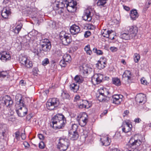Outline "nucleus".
I'll list each match as a JSON object with an SVG mask.
<instances>
[{
    "label": "nucleus",
    "mask_w": 151,
    "mask_h": 151,
    "mask_svg": "<svg viewBox=\"0 0 151 151\" xmlns=\"http://www.w3.org/2000/svg\"><path fill=\"white\" fill-rule=\"evenodd\" d=\"M142 103H145L147 101V98L145 94L142 93Z\"/></svg>",
    "instance_id": "de8ad7c7"
},
{
    "label": "nucleus",
    "mask_w": 151,
    "mask_h": 151,
    "mask_svg": "<svg viewBox=\"0 0 151 151\" xmlns=\"http://www.w3.org/2000/svg\"><path fill=\"white\" fill-rule=\"evenodd\" d=\"M59 103L58 99L53 98L48 100L46 103V106L48 109L52 110L59 105Z\"/></svg>",
    "instance_id": "423d86ee"
},
{
    "label": "nucleus",
    "mask_w": 151,
    "mask_h": 151,
    "mask_svg": "<svg viewBox=\"0 0 151 151\" xmlns=\"http://www.w3.org/2000/svg\"><path fill=\"white\" fill-rule=\"evenodd\" d=\"M0 78L1 79H2V78H4L5 77H7L8 78V71H3L0 72Z\"/></svg>",
    "instance_id": "2f4dec72"
},
{
    "label": "nucleus",
    "mask_w": 151,
    "mask_h": 151,
    "mask_svg": "<svg viewBox=\"0 0 151 151\" xmlns=\"http://www.w3.org/2000/svg\"><path fill=\"white\" fill-rule=\"evenodd\" d=\"M122 131L123 132L127 133L132 130V125L131 122L129 120L125 121L123 123L122 126Z\"/></svg>",
    "instance_id": "6e6552de"
},
{
    "label": "nucleus",
    "mask_w": 151,
    "mask_h": 151,
    "mask_svg": "<svg viewBox=\"0 0 151 151\" xmlns=\"http://www.w3.org/2000/svg\"><path fill=\"white\" fill-rule=\"evenodd\" d=\"M1 102L5 104L6 106H9L13 104V101L10 97L8 95L3 96L1 100Z\"/></svg>",
    "instance_id": "9b49d317"
},
{
    "label": "nucleus",
    "mask_w": 151,
    "mask_h": 151,
    "mask_svg": "<svg viewBox=\"0 0 151 151\" xmlns=\"http://www.w3.org/2000/svg\"><path fill=\"white\" fill-rule=\"evenodd\" d=\"M63 59L65 60L66 62H68L69 61H70L71 58L69 55L66 54L63 56Z\"/></svg>",
    "instance_id": "f704fd0d"
},
{
    "label": "nucleus",
    "mask_w": 151,
    "mask_h": 151,
    "mask_svg": "<svg viewBox=\"0 0 151 151\" xmlns=\"http://www.w3.org/2000/svg\"><path fill=\"white\" fill-rule=\"evenodd\" d=\"M23 100L21 99L15 105L16 111L18 116L21 117L24 116L27 113V110L24 106Z\"/></svg>",
    "instance_id": "f03ea898"
},
{
    "label": "nucleus",
    "mask_w": 151,
    "mask_h": 151,
    "mask_svg": "<svg viewBox=\"0 0 151 151\" xmlns=\"http://www.w3.org/2000/svg\"><path fill=\"white\" fill-rule=\"evenodd\" d=\"M20 99L21 100H23L22 99L21 96L20 95L18 94L16 96L15 99H16V104H17V103L18 101L19 102L20 101Z\"/></svg>",
    "instance_id": "49530a36"
},
{
    "label": "nucleus",
    "mask_w": 151,
    "mask_h": 151,
    "mask_svg": "<svg viewBox=\"0 0 151 151\" xmlns=\"http://www.w3.org/2000/svg\"><path fill=\"white\" fill-rule=\"evenodd\" d=\"M20 84L21 85H22V86H23L25 85V82H24V81H23V80H21L20 81Z\"/></svg>",
    "instance_id": "0e129e2a"
},
{
    "label": "nucleus",
    "mask_w": 151,
    "mask_h": 151,
    "mask_svg": "<svg viewBox=\"0 0 151 151\" xmlns=\"http://www.w3.org/2000/svg\"><path fill=\"white\" fill-rule=\"evenodd\" d=\"M129 113V111L128 110H125L124 111L123 113V116H125L126 115H127Z\"/></svg>",
    "instance_id": "680f3d73"
},
{
    "label": "nucleus",
    "mask_w": 151,
    "mask_h": 151,
    "mask_svg": "<svg viewBox=\"0 0 151 151\" xmlns=\"http://www.w3.org/2000/svg\"><path fill=\"white\" fill-rule=\"evenodd\" d=\"M106 3V0H99L97 3L98 6L101 7L104 6Z\"/></svg>",
    "instance_id": "473e14b6"
},
{
    "label": "nucleus",
    "mask_w": 151,
    "mask_h": 151,
    "mask_svg": "<svg viewBox=\"0 0 151 151\" xmlns=\"http://www.w3.org/2000/svg\"><path fill=\"white\" fill-rule=\"evenodd\" d=\"M141 143L142 142L140 140H136L133 137L131 138L128 142V145L127 146L128 147H129L128 149V151H139L137 149H134V147L132 148L131 147H134V146L135 145L139 146Z\"/></svg>",
    "instance_id": "39448f33"
},
{
    "label": "nucleus",
    "mask_w": 151,
    "mask_h": 151,
    "mask_svg": "<svg viewBox=\"0 0 151 151\" xmlns=\"http://www.w3.org/2000/svg\"><path fill=\"white\" fill-rule=\"evenodd\" d=\"M141 121V119L138 118L135 119L134 120V122L137 123H139Z\"/></svg>",
    "instance_id": "052dcab7"
},
{
    "label": "nucleus",
    "mask_w": 151,
    "mask_h": 151,
    "mask_svg": "<svg viewBox=\"0 0 151 151\" xmlns=\"http://www.w3.org/2000/svg\"><path fill=\"white\" fill-rule=\"evenodd\" d=\"M110 50L113 52H114L117 51V48L114 47H111L110 48Z\"/></svg>",
    "instance_id": "603ef678"
},
{
    "label": "nucleus",
    "mask_w": 151,
    "mask_h": 151,
    "mask_svg": "<svg viewBox=\"0 0 151 151\" xmlns=\"http://www.w3.org/2000/svg\"><path fill=\"white\" fill-rule=\"evenodd\" d=\"M70 30L71 34L74 35L80 32L81 29L79 26L74 24L70 27Z\"/></svg>",
    "instance_id": "4468645a"
},
{
    "label": "nucleus",
    "mask_w": 151,
    "mask_h": 151,
    "mask_svg": "<svg viewBox=\"0 0 151 151\" xmlns=\"http://www.w3.org/2000/svg\"><path fill=\"white\" fill-rule=\"evenodd\" d=\"M5 132V130L3 131L1 129V128H0V133H2V134L3 137L4 136Z\"/></svg>",
    "instance_id": "338daca9"
},
{
    "label": "nucleus",
    "mask_w": 151,
    "mask_h": 151,
    "mask_svg": "<svg viewBox=\"0 0 151 151\" xmlns=\"http://www.w3.org/2000/svg\"><path fill=\"white\" fill-rule=\"evenodd\" d=\"M23 144L24 147H28L29 146V144L28 142L26 141L24 142H23Z\"/></svg>",
    "instance_id": "4d7b16f0"
},
{
    "label": "nucleus",
    "mask_w": 151,
    "mask_h": 151,
    "mask_svg": "<svg viewBox=\"0 0 151 151\" xmlns=\"http://www.w3.org/2000/svg\"><path fill=\"white\" fill-rule=\"evenodd\" d=\"M69 136L70 138L73 140L76 139L79 137L77 132L69 131Z\"/></svg>",
    "instance_id": "412c9836"
},
{
    "label": "nucleus",
    "mask_w": 151,
    "mask_h": 151,
    "mask_svg": "<svg viewBox=\"0 0 151 151\" xmlns=\"http://www.w3.org/2000/svg\"><path fill=\"white\" fill-rule=\"evenodd\" d=\"M70 144L68 139L60 138L59 139L57 147L60 151H65L67 150Z\"/></svg>",
    "instance_id": "7ed1b4c3"
},
{
    "label": "nucleus",
    "mask_w": 151,
    "mask_h": 151,
    "mask_svg": "<svg viewBox=\"0 0 151 151\" xmlns=\"http://www.w3.org/2000/svg\"><path fill=\"white\" fill-rule=\"evenodd\" d=\"M64 115L62 114H56L51 120L52 124H51V126H54L55 124H56L58 121L60 122L62 119H64Z\"/></svg>",
    "instance_id": "9d476101"
},
{
    "label": "nucleus",
    "mask_w": 151,
    "mask_h": 151,
    "mask_svg": "<svg viewBox=\"0 0 151 151\" xmlns=\"http://www.w3.org/2000/svg\"><path fill=\"white\" fill-rule=\"evenodd\" d=\"M66 62L65 61V60L64 59H63V60H61L60 61V65L62 67H65L67 64V63H66Z\"/></svg>",
    "instance_id": "c03bdc74"
},
{
    "label": "nucleus",
    "mask_w": 151,
    "mask_h": 151,
    "mask_svg": "<svg viewBox=\"0 0 151 151\" xmlns=\"http://www.w3.org/2000/svg\"><path fill=\"white\" fill-rule=\"evenodd\" d=\"M112 80V83L113 84L117 86H119L120 85V81L118 78H113Z\"/></svg>",
    "instance_id": "7c9ffc66"
},
{
    "label": "nucleus",
    "mask_w": 151,
    "mask_h": 151,
    "mask_svg": "<svg viewBox=\"0 0 151 151\" xmlns=\"http://www.w3.org/2000/svg\"><path fill=\"white\" fill-rule=\"evenodd\" d=\"M103 79V75L100 74H95L92 77L91 82L94 85L100 83Z\"/></svg>",
    "instance_id": "1a4fd4ad"
},
{
    "label": "nucleus",
    "mask_w": 151,
    "mask_h": 151,
    "mask_svg": "<svg viewBox=\"0 0 151 151\" xmlns=\"http://www.w3.org/2000/svg\"><path fill=\"white\" fill-rule=\"evenodd\" d=\"M51 47L50 43L47 44H43L41 45V48L42 50L45 52L49 50Z\"/></svg>",
    "instance_id": "5701e85b"
},
{
    "label": "nucleus",
    "mask_w": 151,
    "mask_h": 151,
    "mask_svg": "<svg viewBox=\"0 0 151 151\" xmlns=\"http://www.w3.org/2000/svg\"><path fill=\"white\" fill-rule=\"evenodd\" d=\"M130 15L131 19L133 20H136L139 16V14L137 10L135 9H133L131 11Z\"/></svg>",
    "instance_id": "aec40b11"
},
{
    "label": "nucleus",
    "mask_w": 151,
    "mask_h": 151,
    "mask_svg": "<svg viewBox=\"0 0 151 151\" xmlns=\"http://www.w3.org/2000/svg\"><path fill=\"white\" fill-rule=\"evenodd\" d=\"M15 134L16 137H18L19 135V132H17L15 133Z\"/></svg>",
    "instance_id": "774afa93"
},
{
    "label": "nucleus",
    "mask_w": 151,
    "mask_h": 151,
    "mask_svg": "<svg viewBox=\"0 0 151 151\" xmlns=\"http://www.w3.org/2000/svg\"><path fill=\"white\" fill-rule=\"evenodd\" d=\"M83 103L81 104L79 106V107L80 108L87 107L86 105V103L88 104V101L86 100H83Z\"/></svg>",
    "instance_id": "58836bf2"
},
{
    "label": "nucleus",
    "mask_w": 151,
    "mask_h": 151,
    "mask_svg": "<svg viewBox=\"0 0 151 151\" xmlns=\"http://www.w3.org/2000/svg\"><path fill=\"white\" fill-rule=\"evenodd\" d=\"M131 72L129 70H126L122 75L123 78H127L128 80H130L131 78Z\"/></svg>",
    "instance_id": "a878e982"
},
{
    "label": "nucleus",
    "mask_w": 151,
    "mask_h": 151,
    "mask_svg": "<svg viewBox=\"0 0 151 151\" xmlns=\"http://www.w3.org/2000/svg\"><path fill=\"white\" fill-rule=\"evenodd\" d=\"M78 129V126L76 124H73L72 126V129L69 131L77 132L76 130Z\"/></svg>",
    "instance_id": "a18cd8bd"
},
{
    "label": "nucleus",
    "mask_w": 151,
    "mask_h": 151,
    "mask_svg": "<svg viewBox=\"0 0 151 151\" xmlns=\"http://www.w3.org/2000/svg\"><path fill=\"white\" fill-rule=\"evenodd\" d=\"M80 98V97L79 95H76L75 97L74 101H77L79 100Z\"/></svg>",
    "instance_id": "bf43d9fd"
},
{
    "label": "nucleus",
    "mask_w": 151,
    "mask_h": 151,
    "mask_svg": "<svg viewBox=\"0 0 151 151\" xmlns=\"http://www.w3.org/2000/svg\"><path fill=\"white\" fill-rule=\"evenodd\" d=\"M87 28L89 29H94V26L91 24H89L88 25Z\"/></svg>",
    "instance_id": "864d4df0"
},
{
    "label": "nucleus",
    "mask_w": 151,
    "mask_h": 151,
    "mask_svg": "<svg viewBox=\"0 0 151 151\" xmlns=\"http://www.w3.org/2000/svg\"><path fill=\"white\" fill-rule=\"evenodd\" d=\"M109 35V36L108 38L111 40H113L114 39V33L113 31L111 30Z\"/></svg>",
    "instance_id": "37998d69"
},
{
    "label": "nucleus",
    "mask_w": 151,
    "mask_h": 151,
    "mask_svg": "<svg viewBox=\"0 0 151 151\" xmlns=\"http://www.w3.org/2000/svg\"><path fill=\"white\" fill-rule=\"evenodd\" d=\"M143 78H142V84L146 86L148 85L149 84V83L147 82L146 81L143 80Z\"/></svg>",
    "instance_id": "6e6d98bb"
},
{
    "label": "nucleus",
    "mask_w": 151,
    "mask_h": 151,
    "mask_svg": "<svg viewBox=\"0 0 151 151\" xmlns=\"http://www.w3.org/2000/svg\"><path fill=\"white\" fill-rule=\"evenodd\" d=\"M96 98L100 102H107L109 99V97L105 96V95L97 94Z\"/></svg>",
    "instance_id": "6ab92c4d"
},
{
    "label": "nucleus",
    "mask_w": 151,
    "mask_h": 151,
    "mask_svg": "<svg viewBox=\"0 0 151 151\" xmlns=\"http://www.w3.org/2000/svg\"><path fill=\"white\" fill-rule=\"evenodd\" d=\"M100 141L102 143V145L107 146L110 143L111 139L108 137H102L100 139Z\"/></svg>",
    "instance_id": "a211bd4d"
},
{
    "label": "nucleus",
    "mask_w": 151,
    "mask_h": 151,
    "mask_svg": "<svg viewBox=\"0 0 151 151\" xmlns=\"http://www.w3.org/2000/svg\"><path fill=\"white\" fill-rule=\"evenodd\" d=\"M93 52L96 53L97 55H102L103 54L102 51L100 50H98L96 48H94L93 49Z\"/></svg>",
    "instance_id": "c9c22d12"
},
{
    "label": "nucleus",
    "mask_w": 151,
    "mask_h": 151,
    "mask_svg": "<svg viewBox=\"0 0 151 151\" xmlns=\"http://www.w3.org/2000/svg\"><path fill=\"white\" fill-rule=\"evenodd\" d=\"M122 97L123 96L122 95H114L112 96L111 100L113 103L119 104L122 101Z\"/></svg>",
    "instance_id": "f8f14e48"
},
{
    "label": "nucleus",
    "mask_w": 151,
    "mask_h": 151,
    "mask_svg": "<svg viewBox=\"0 0 151 151\" xmlns=\"http://www.w3.org/2000/svg\"><path fill=\"white\" fill-rule=\"evenodd\" d=\"M28 59L26 57L24 56H20L19 58V61L20 63L23 65H26V62L28 61Z\"/></svg>",
    "instance_id": "cd10ccee"
},
{
    "label": "nucleus",
    "mask_w": 151,
    "mask_h": 151,
    "mask_svg": "<svg viewBox=\"0 0 151 151\" xmlns=\"http://www.w3.org/2000/svg\"><path fill=\"white\" fill-rule=\"evenodd\" d=\"M140 58V55L137 53L134 54V60L135 63H137Z\"/></svg>",
    "instance_id": "ea45409f"
},
{
    "label": "nucleus",
    "mask_w": 151,
    "mask_h": 151,
    "mask_svg": "<svg viewBox=\"0 0 151 151\" xmlns=\"http://www.w3.org/2000/svg\"><path fill=\"white\" fill-rule=\"evenodd\" d=\"M83 73H90L92 70V69L88 67V65H84L83 66Z\"/></svg>",
    "instance_id": "bb28decb"
},
{
    "label": "nucleus",
    "mask_w": 151,
    "mask_h": 151,
    "mask_svg": "<svg viewBox=\"0 0 151 151\" xmlns=\"http://www.w3.org/2000/svg\"><path fill=\"white\" fill-rule=\"evenodd\" d=\"M39 147L41 149H43L45 147V145L43 142H40L39 145Z\"/></svg>",
    "instance_id": "09e8293b"
},
{
    "label": "nucleus",
    "mask_w": 151,
    "mask_h": 151,
    "mask_svg": "<svg viewBox=\"0 0 151 151\" xmlns=\"http://www.w3.org/2000/svg\"><path fill=\"white\" fill-rule=\"evenodd\" d=\"M127 30L128 33H123L120 35L121 38L126 40L130 39L135 37L138 32L137 28L132 26L128 27L127 28Z\"/></svg>",
    "instance_id": "f257e3e1"
},
{
    "label": "nucleus",
    "mask_w": 151,
    "mask_h": 151,
    "mask_svg": "<svg viewBox=\"0 0 151 151\" xmlns=\"http://www.w3.org/2000/svg\"><path fill=\"white\" fill-rule=\"evenodd\" d=\"M66 121L64 117V119H62L60 122L58 121L56 124H55L52 127L55 129H62L65 126Z\"/></svg>",
    "instance_id": "ddd939ff"
},
{
    "label": "nucleus",
    "mask_w": 151,
    "mask_h": 151,
    "mask_svg": "<svg viewBox=\"0 0 151 151\" xmlns=\"http://www.w3.org/2000/svg\"><path fill=\"white\" fill-rule=\"evenodd\" d=\"M59 37L63 44L65 45H68L72 41L70 35L65 33L64 31H63L60 32Z\"/></svg>",
    "instance_id": "20e7f679"
},
{
    "label": "nucleus",
    "mask_w": 151,
    "mask_h": 151,
    "mask_svg": "<svg viewBox=\"0 0 151 151\" xmlns=\"http://www.w3.org/2000/svg\"><path fill=\"white\" fill-rule=\"evenodd\" d=\"M106 61L101 60L98 61V63L96 64V67L99 69H103L106 67Z\"/></svg>",
    "instance_id": "4be33fe9"
},
{
    "label": "nucleus",
    "mask_w": 151,
    "mask_h": 151,
    "mask_svg": "<svg viewBox=\"0 0 151 151\" xmlns=\"http://www.w3.org/2000/svg\"><path fill=\"white\" fill-rule=\"evenodd\" d=\"M38 137L41 140H43L44 138L43 135L41 134H39L38 135Z\"/></svg>",
    "instance_id": "13d9d810"
},
{
    "label": "nucleus",
    "mask_w": 151,
    "mask_h": 151,
    "mask_svg": "<svg viewBox=\"0 0 151 151\" xmlns=\"http://www.w3.org/2000/svg\"><path fill=\"white\" fill-rule=\"evenodd\" d=\"M8 120L9 121H14V116H13L12 115L8 118Z\"/></svg>",
    "instance_id": "e2e57ef3"
},
{
    "label": "nucleus",
    "mask_w": 151,
    "mask_h": 151,
    "mask_svg": "<svg viewBox=\"0 0 151 151\" xmlns=\"http://www.w3.org/2000/svg\"><path fill=\"white\" fill-rule=\"evenodd\" d=\"M111 31L107 29H103L101 30V33L102 36L106 38H108Z\"/></svg>",
    "instance_id": "c85d7f7f"
},
{
    "label": "nucleus",
    "mask_w": 151,
    "mask_h": 151,
    "mask_svg": "<svg viewBox=\"0 0 151 151\" xmlns=\"http://www.w3.org/2000/svg\"><path fill=\"white\" fill-rule=\"evenodd\" d=\"M104 91H103V89H101L100 90V91H99V93L98 94H103L105 95V93L104 92Z\"/></svg>",
    "instance_id": "69168bd1"
},
{
    "label": "nucleus",
    "mask_w": 151,
    "mask_h": 151,
    "mask_svg": "<svg viewBox=\"0 0 151 151\" xmlns=\"http://www.w3.org/2000/svg\"><path fill=\"white\" fill-rule=\"evenodd\" d=\"M22 26V23H20L16 27L13 28L12 32L14 33L18 34L20 31L21 28Z\"/></svg>",
    "instance_id": "b1692460"
},
{
    "label": "nucleus",
    "mask_w": 151,
    "mask_h": 151,
    "mask_svg": "<svg viewBox=\"0 0 151 151\" xmlns=\"http://www.w3.org/2000/svg\"><path fill=\"white\" fill-rule=\"evenodd\" d=\"M79 124L82 127L85 126L88 121V115L85 113H80L76 118Z\"/></svg>",
    "instance_id": "0eeeda50"
},
{
    "label": "nucleus",
    "mask_w": 151,
    "mask_h": 151,
    "mask_svg": "<svg viewBox=\"0 0 151 151\" xmlns=\"http://www.w3.org/2000/svg\"><path fill=\"white\" fill-rule=\"evenodd\" d=\"M91 34V32L89 31H86L84 33V37H88Z\"/></svg>",
    "instance_id": "8fccbe9b"
},
{
    "label": "nucleus",
    "mask_w": 151,
    "mask_h": 151,
    "mask_svg": "<svg viewBox=\"0 0 151 151\" xmlns=\"http://www.w3.org/2000/svg\"><path fill=\"white\" fill-rule=\"evenodd\" d=\"M91 10L90 9H87L85 10L84 14L83 17V20L88 21H90L91 19Z\"/></svg>",
    "instance_id": "dca6fc26"
},
{
    "label": "nucleus",
    "mask_w": 151,
    "mask_h": 151,
    "mask_svg": "<svg viewBox=\"0 0 151 151\" xmlns=\"http://www.w3.org/2000/svg\"><path fill=\"white\" fill-rule=\"evenodd\" d=\"M49 63V60L47 58L44 59L42 62V65L43 66H45Z\"/></svg>",
    "instance_id": "79ce46f5"
},
{
    "label": "nucleus",
    "mask_w": 151,
    "mask_h": 151,
    "mask_svg": "<svg viewBox=\"0 0 151 151\" xmlns=\"http://www.w3.org/2000/svg\"><path fill=\"white\" fill-rule=\"evenodd\" d=\"M84 50L86 52L87 54L91 55L92 54V51L90 49V47L89 45H87L85 46L84 48Z\"/></svg>",
    "instance_id": "c756f323"
},
{
    "label": "nucleus",
    "mask_w": 151,
    "mask_h": 151,
    "mask_svg": "<svg viewBox=\"0 0 151 151\" xmlns=\"http://www.w3.org/2000/svg\"><path fill=\"white\" fill-rule=\"evenodd\" d=\"M42 42H43L44 44H47L48 43H50L49 40L47 39H45L42 40Z\"/></svg>",
    "instance_id": "5fc2aeb1"
},
{
    "label": "nucleus",
    "mask_w": 151,
    "mask_h": 151,
    "mask_svg": "<svg viewBox=\"0 0 151 151\" xmlns=\"http://www.w3.org/2000/svg\"><path fill=\"white\" fill-rule=\"evenodd\" d=\"M74 79L75 81L79 83H81L82 82V79H81L80 77L78 75H77L75 77Z\"/></svg>",
    "instance_id": "a19ab883"
},
{
    "label": "nucleus",
    "mask_w": 151,
    "mask_h": 151,
    "mask_svg": "<svg viewBox=\"0 0 151 151\" xmlns=\"http://www.w3.org/2000/svg\"><path fill=\"white\" fill-rule=\"evenodd\" d=\"M11 11L8 7L4 8L2 11L1 16L4 18H7L11 14Z\"/></svg>",
    "instance_id": "f3484780"
},
{
    "label": "nucleus",
    "mask_w": 151,
    "mask_h": 151,
    "mask_svg": "<svg viewBox=\"0 0 151 151\" xmlns=\"http://www.w3.org/2000/svg\"><path fill=\"white\" fill-rule=\"evenodd\" d=\"M70 90L74 92H76L78 90L79 88L78 85L72 83L70 86Z\"/></svg>",
    "instance_id": "393cba45"
},
{
    "label": "nucleus",
    "mask_w": 151,
    "mask_h": 151,
    "mask_svg": "<svg viewBox=\"0 0 151 151\" xmlns=\"http://www.w3.org/2000/svg\"><path fill=\"white\" fill-rule=\"evenodd\" d=\"M141 94V93H140L137 94L135 97V101L137 102H139V103L142 102L141 101V98H142Z\"/></svg>",
    "instance_id": "e433bc0d"
},
{
    "label": "nucleus",
    "mask_w": 151,
    "mask_h": 151,
    "mask_svg": "<svg viewBox=\"0 0 151 151\" xmlns=\"http://www.w3.org/2000/svg\"><path fill=\"white\" fill-rule=\"evenodd\" d=\"M11 57L9 54L6 51H3L0 53V59L3 62L9 60Z\"/></svg>",
    "instance_id": "2eb2a0df"
},
{
    "label": "nucleus",
    "mask_w": 151,
    "mask_h": 151,
    "mask_svg": "<svg viewBox=\"0 0 151 151\" xmlns=\"http://www.w3.org/2000/svg\"><path fill=\"white\" fill-rule=\"evenodd\" d=\"M143 142L144 144L142 145V147L143 148L144 150H146L147 148L149 147V145L147 144L145 141H143Z\"/></svg>",
    "instance_id": "3c124183"
},
{
    "label": "nucleus",
    "mask_w": 151,
    "mask_h": 151,
    "mask_svg": "<svg viewBox=\"0 0 151 151\" xmlns=\"http://www.w3.org/2000/svg\"><path fill=\"white\" fill-rule=\"evenodd\" d=\"M61 96L63 99H70V98L69 94L66 92H63L62 93Z\"/></svg>",
    "instance_id": "72a5a7b5"
},
{
    "label": "nucleus",
    "mask_w": 151,
    "mask_h": 151,
    "mask_svg": "<svg viewBox=\"0 0 151 151\" xmlns=\"http://www.w3.org/2000/svg\"><path fill=\"white\" fill-rule=\"evenodd\" d=\"M24 65L27 68H30L32 67L33 64L32 62L31 61H29V60H28V61L26 63V65Z\"/></svg>",
    "instance_id": "4c0bfd02"
}]
</instances>
